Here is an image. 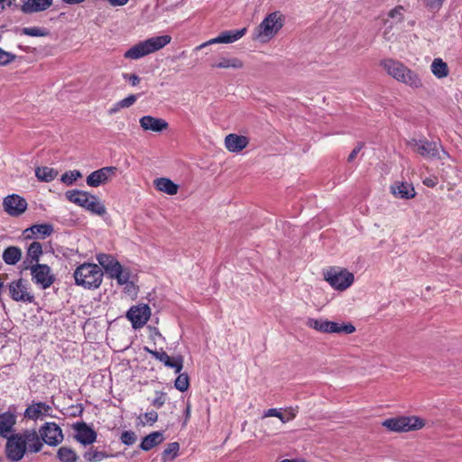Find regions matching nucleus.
<instances>
[{
    "instance_id": "dca6fc26",
    "label": "nucleus",
    "mask_w": 462,
    "mask_h": 462,
    "mask_svg": "<svg viewBox=\"0 0 462 462\" xmlns=\"http://www.w3.org/2000/svg\"><path fill=\"white\" fill-rule=\"evenodd\" d=\"M117 168L114 166H106L103 167L99 170L94 171L91 172L86 180L87 184L89 187H98L102 184H106L113 177L116 175Z\"/></svg>"
},
{
    "instance_id": "09e8293b",
    "label": "nucleus",
    "mask_w": 462,
    "mask_h": 462,
    "mask_svg": "<svg viewBox=\"0 0 462 462\" xmlns=\"http://www.w3.org/2000/svg\"><path fill=\"white\" fill-rule=\"evenodd\" d=\"M364 147V143H359L355 148L354 150L351 152V153L348 155V158H347V161L349 162H353L356 155L360 152V151L363 149Z\"/></svg>"
},
{
    "instance_id": "9d476101",
    "label": "nucleus",
    "mask_w": 462,
    "mask_h": 462,
    "mask_svg": "<svg viewBox=\"0 0 462 462\" xmlns=\"http://www.w3.org/2000/svg\"><path fill=\"white\" fill-rule=\"evenodd\" d=\"M306 326L321 333L352 334L356 328L351 323H337L324 319L309 318Z\"/></svg>"
},
{
    "instance_id": "3c124183",
    "label": "nucleus",
    "mask_w": 462,
    "mask_h": 462,
    "mask_svg": "<svg viewBox=\"0 0 462 462\" xmlns=\"http://www.w3.org/2000/svg\"><path fill=\"white\" fill-rule=\"evenodd\" d=\"M124 79H128L132 86H136L140 82V78L135 74H124Z\"/></svg>"
},
{
    "instance_id": "37998d69",
    "label": "nucleus",
    "mask_w": 462,
    "mask_h": 462,
    "mask_svg": "<svg viewBox=\"0 0 462 462\" xmlns=\"http://www.w3.org/2000/svg\"><path fill=\"white\" fill-rule=\"evenodd\" d=\"M121 441L127 446H131L135 443L137 437L134 431L125 430L121 434Z\"/></svg>"
},
{
    "instance_id": "393cba45",
    "label": "nucleus",
    "mask_w": 462,
    "mask_h": 462,
    "mask_svg": "<svg viewBox=\"0 0 462 462\" xmlns=\"http://www.w3.org/2000/svg\"><path fill=\"white\" fill-rule=\"evenodd\" d=\"M42 254V245L40 242L34 241L31 243L27 248L26 255L23 261V270H27L28 267L39 263L41 255Z\"/></svg>"
},
{
    "instance_id": "7c9ffc66",
    "label": "nucleus",
    "mask_w": 462,
    "mask_h": 462,
    "mask_svg": "<svg viewBox=\"0 0 462 462\" xmlns=\"http://www.w3.org/2000/svg\"><path fill=\"white\" fill-rule=\"evenodd\" d=\"M15 416L10 412L0 414V436L5 437L7 433L13 430L15 424Z\"/></svg>"
},
{
    "instance_id": "0eeeda50",
    "label": "nucleus",
    "mask_w": 462,
    "mask_h": 462,
    "mask_svg": "<svg viewBox=\"0 0 462 462\" xmlns=\"http://www.w3.org/2000/svg\"><path fill=\"white\" fill-rule=\"evenodd\" d=\"M65 196L70 202L86 208L93 214L103 216L106 212V207L100 199L87 191L78 189L68 190Z\"/></svg>"
},
{
    "instance_id": "c9c22d12",
    "label": "nucleus",
    "mask_w": 462,
    "mask_h": 462,
    "mask_svg": "<svg viewBox=\"0 0 462 462\" xmlns=\"http://www.w3.org/2000/svg\"><path fill=\"white\" fill-rule=\"evenodd\" d=\"M35 175L40 180L49 182L57 177L58 172L52 168L38 167L35 170Z\"/></svg>"
},
{
    "instance_id": "a18cd8bd",
    "label": "nucleus",
    "mask_w": 462,
    "mask_h": 462,
    "mask_svg": "<svg viewBox=\"0 0 462 462\" xmlns=\"http://www.w3.org/2000/svg\"><path fill=\"white\" fill-rule=\"evenodd\" d=\"M166 402V393L162 392H156V397L152 400V404L160 409Z\"/></svg>"
},
{
    "instance_id": "bb28decb",
    "label": "nucleus",
    "mask_w": 462,
    "mask_h": 462,
    "mask_svg": "<svg viewBox=\"0 0 462 462\" xmlns=\"http://www.w3.org/2000/svg\"><path fill=\"white\" fill-rule=\"evenodd\" d=\"M212 67L217 69H240L244 68V62L236 57H221L212 64Z\"/></svg>"
},
{
    "instance_id": "f704fd0d",
    "label": "nucleus",
    "mask_w": 462,
    "mask_h": 462,
    "mask_svg": "<svg viewBox=\"0 0 462 462\" xmlns=\"http://www.w3.org/2000/svg\"><path fill=\"white\" fill-rule=\"evenodd\" d=\"M57 457L60 462H78L79 460L75 450L68 447H60L57 451Z\"/></svg>"
},
{
    "instance_id": "c85d7f7f",
    "label": "nucleus",
    "mask_w": 462,
    "mask_h": 462,
    "mask_svg": "<svg viewBox=\"0 0 462 462\" xmlns=\"http://www.w3.org/2000/svg\"><path fill=\"white\" fill-rule=\"evenodd\" d=\"M163 439L164 438L162 432L153 431L143 439L140 444V448L144 451H148L152 449L153 447L161 444L163 441Z\"/></svg>"
},
{
    "instance_id": "f8f14e48",
    "label": "nucleus",
    "mask_w": 462,
    "mask_h": 462,
    "mask_svg": "<svg viewBox=\"0 0 462 462\" xmlns=\"http://www.w3.org/2000/svg\"><path fill=\"white\" fill-rule=\"evenodd\" d=\"M8 291L11 299L14 301L32 303L35 300L29 282L23 278L11 282Z\"/></svg>"
},
{
    "instance_id": "b1692460",
    "label": "nucleus",
    "mask_w": 462,
    "mask_h": 462,
    "mask_svg": "<svg viewBox=\"0 0 462 462\" xmlns=\"http://www.w3.org/2000/svg\"><path fill=\"white\" fill-rule=\"evenodd\" d=\"M390 190L394 197L402 199H410L416 195L412 184L405 181H395L391 185Z\"/></svg>"
},
{
    "instance_id": "58836bf2",
    "label": "nucleus",
    "mask_w": 462,
    "mask_h": 462,
    "mask_svg": "<svg viewBox=\"0 0 462 462\" xmlns=\"http://www.w3.org/2000/svg\"><path fill=\"white\" fill-rule=\"evenodd\" d=\"M82 174L79 171H69L62 174L60 180L69 186L72 185L79 178H81Z\"/></svg>"
},
{
    "instance_id": "423d86ee",
    "label": "nucleus",
    "mask_w": 462,
    "mask_h": 462,
    "mask_svg": "<svg viewBox=\"0 0 462 462\" xmlns=\"http://www.w3.org/2000/svg\"><path fill=\"white\" fill-rule=\"evenodd\" d=\"M103 272L95 263H83L74 272L75 282L85 289H97L103 281Z\"/></svg>"
},
{
    "instance_id": "20e7f679",
    "label": "nucleus",
    "mask_w": 462,
    "mask_h": 462,
    "mask_svg": "<svg viewBox=\"0 0 462 462\" xmlns=\"http://www.w3.org/2000/svg\"><path fill=\"white\" fill-rule=\"evenodd\" d=\"M171 41V37L170 35H162L149 38L132 46L125 52L124 57L129 60H139L146 55L162 49L167 44H169Z\"/></svg>"
},
{
    "instance_id": "052dcab7",
    "label": "nucleus",
    "mask_w": 462,
    "mask_h": 462,
    "mask_svg": "<svg viewBox=\"0 0 462 462\" xmlns=\"http://www.w3.org/2000/svg\"><path fill=\"white\" fill-rule=\"evenodd\" d=\"M5 0H0V4H3Z\"/></svg>"
},
{
    "instance_id": "864d4df0",
    "label": "nucleus",
    "mask_w": 462,
    "mask_h": 462,
    "mask_svg": "<svg viewBox=\"0 0 462 462\" xmlns=\"http://www.w3.org/2000/svg\"><path fill=\"white\" fill-rule=\"evenodd\" d=\"M112 6H123L126 5L129 0H107Z\"/></svg>"
},
{
    "instance_id": "6e6552de",
    "label": "nucleus",
    "mask_w": 462,
    "mask_h": 462,
    "mask_svg": "<svg viewBox=\"0 0 462 462\" xmlns=\"http://www.w3.org/2000/svg\"><path fill=\"white\" fill-rule=\"evenodd\" d=\"M382 425L390 431L408 432L423 428L425 421L418 416H398L384 420Z\"/></svg>"
},
{
    "instance_id": "a19ab883",
    "label": "nucleus",
    "mask_w": 462,
    "mask_h": 462,
    "mask_svg": "<svg viewBox=\"0 0 462 462\" xmlns=\"http://www.w3.org/2000/svg\"><path fill=\"white\" fill-rule=\"evenodd\" d=\"M107 456L101 451L94 450V451H88L84 454V457L88 462H96V461H101L104 458H106Z\"/></svg>"
},
{
    "instance_id": "6e6d98bb",
    "label": "nucleus",
    "mask_w": 462,
    "mask_h": 462,
    "mask_svg": "<svg viewBox=\"0 0 462 462\" xmlns=\"http://www.w3.org/2000/svg\"><path fill=\"white\" fill-rule=\"evenodd\" d=\"M190 411H191V405L189 402H188L186 409H185V421H187L189 419Z\"/></svg>"
},
{
    "instance_id": "ddd939ff",
    "label": "nucleus",
    "mask_w": 462,
    "mask_h": 462,
    "mask_svg": "<svg viewBox=\"0 0 462 462\" xmlns=\"http://www.w3.org/2000/svg\"><path fill=\"white\" fill-rule=\"evenodd\" d=\"M41 441L49 446H57L63 440L61 429L55 422H46L43 424L38 433Z\"/></svg>"
},
{
    "instance_id": "4d7b16f0",
    "label": "nucleus",
    "mask_w": 462,
    "mask_h": 462,
    "mask_svg": "<svg viewBox=\"0 0 462 462\" xmlns=\"http://www.w3.org/2000/svg\"><path fill=\"white\" fill-rule=\"evenodd\" d=\"M85 0H62V2L68 4V5H77L83 3Z\"/></svg>"
},
{
    "instance_id": "39448f33",
    "label": "nucleus",
    "mask_w": 462,
    "mask_h": 462,
    "mask_svg": "<svg viewBox=\"0 0 462 462\" xmlns=\"http://www.w3.org/2000/svg\"><path fill=\"white\" fill-rule=\"evenodd\" d=\"M283 22L284 17L281 13L273 12L269 14L255 28L254 39L262 43L268 42L282 28Z\"/></svg>"
},
{
    "instance_id": "412c9836",
    "label": "nucleus",
    "mask_w": 462,
    "mask_h": 462,
    "mask_svg": "<svg viewBox=\"0 0 462 462\" xmlns=\"http://www.w3.org/2000/svg\"><path fill=\"white\" fill-rule=\"evenodd\" d=\"M51 407L45 402H33L27 407L24 411V417L32 420H42L45 417H52Z\"/></svg>"
},
{
    "instance_id": "de8ad7c7",
    "label": "nucleus",
    "mask_w": 462,
    "mask_h": 462,
    "mask_svg": "<svg viewBox=\"0 0 462 462\" xmlns=\"http://www.w3.org/2000/svg\"><path fill=\"white\" fill-rule=\"evenodd\" d=\"M423 2L430 9H439L445 0H423Z\"/></svg>"
},
{
    "instance_id": "72a5a7b5",
    "label": "nucleus",
    "mask_w": 462,
    "mask_h": 462,
    "mask_svg": "<svg viewBox=\"0 0 462 462\" xmlns=\"http://www.w3.org/2000/svg\"><path fill=\"white\" fill-rule=\"evenodd\" d=\"M29 232L34 236L41 235L42 237H46L51 235L53 232V226L50 224L33 225L25 230L26 237L31 236V235L28 234Z\"/></svg>"
},
{
    "instance_id": "603ef678",
    "label": "nucleus",
    "mask_w": 462,
    "mask_h": 462,
    "mask_svg": "<svg viewBox=\"0 0 462 462\" xmlns=\"http://www.w3.org/2000/svg\"><path fill=\"white\" fill-rule=\"evenodd\" d=\"M423 184L429 188H434L438 184V178L433 177H428L423 180Z\"/></svg>"
},
{
    "instance_id": "cd10ccee",
    "label": "nucleus",
    "mask_w": 462,
    "mask_h": 462,
    "mask_svg": "<svg viewBox=\"0 0 462 462\" xmlns=\"http://www.w3.org/2000/svg\"><path fill=\"white\" fill-rule=\"evenodd\" d=\"M154 187L168 195H175L178 192L179 186L168 178H157L153 180Z\"/></svg>"
},
{
    "instance_id": "bf43d9fd",
    "label": "nucleus",
    "mask_w": 462,
    "mask_h": 462,
    "mask_svg": "<svg viewBox=\"0 0 462 462\" xmlns=\"http://www.w3.org/2000/svg\"><path fill=\"white\" fill-rule=\"evenodd\" d=\"M383 37H384V39H386L387 41H390V40H391V37H390V36H388V32H387V30H385V31H384V32H383Z\"/></svg>"
},
{
    "instance_id": "f257e3e1",
    "label": "nucleus",
    "mask_w": 462,
    "mask_h": 462,
    "mask_svg": "<svg viewBox=\"0 0 462 462\" xmlns=\"http://www.w3.org/2000/svg\"><path fill=\"white\" fill-rule=\"evenodd\" d=\"M43 444L35 430H26L7 438L5 444V456L11 462L21 461L26 451L37 453L41 451Z\"/></svg>"
},
{
    "instance_id": "f03ea898",
    "label": "nucleus",
    "mask_w": 462,
    "mask_h": 462,
    "mask_svg": "<svg viewBox=\"0 0 462 462\" xmlns=\"http://www.w3.org/2000/svg\"><path fill=\"white\" fill-rule=\"evenodd\" d=\"M381 66L389 76L398 82L403 83L413 89L423 88L420 76L402 62L393 59H385L381 62Z\"/></svg>"
},
{
    "instance_id": "6ab92c4d",
    "label": "nucleus",
    "mask_w": 462,
    "mask_h": 462,
    "mask_svg": "<svg viewBox=\"0 0 462 462\" xmlns=\"http://www.w3.org/2000/svg\"><path fill=\"white\" fill-rule=\"evenodd\" d=\"M75 439L80 444L87 446L97 439V432L85 422H77L73 425Z\"/></svg>"
},
{
    "instance_id": "79ce46f5",
    "label": "nucleus",
    "mask_w": 462,
    "mask_h": 462,
    "mask_svg": "<svg viewBox=\"0 0 462 462\" xmlns=\"http://www.w3.org/2000/svg\"><path fill=\"white\" fill-rule=\"evenodd\" d=\"M23 34L32 36V37H40L45 36L47 32L44 29L39 27H25L22 30Z\"/></svg>"
},
{
    "instance_id": "49530a36",
    "label": "nucleus",
    "mask_w": 462,
    "mask_h": 462,
    "mask_svg": "<svg viewBox=\"0 0 462 462\" xmlns=\"http://www.w3.org/2000/svg\"><path fill=\"white\" fill-rule=\"evenodd\" d=\"M136 101V96L130 95L126 97L125 98L119 101V106H122L123 108L129 107L133 106Z\"/></svg>"
},
{
    "instance_id": "7ed1b4c3",
    "label": "nucleus",
    "mask_w": 462,
    "mask_h": 462,
    "mask_svg": "<svg viewBox=\"0 0 462 462\" xmlns=\"http://www.w3.org/2000/svg\"><path fill=\"white\" fill-rule=\"evenodd\" d=\"M98 263L104 268L106 273L111 278L116 280L120 285H125V289L130 291V288L134 286L130 282V270L123 267L121 263L112 255L106 254H99L97 255Z\"/></svg>"
},
{
    "instance_id": "5fc2aeb1",
    "label": "nucleus",
    "mask_w": 462,
    "mask_h": 462,
    "mask_svg": "<svg viewBox=\"0 0 462 462\" xmlns=\"http://www.w3.org/2000/svg\"><path fill=\"white\" fill-rule=\"evenodd\" d=\"M121 108H123V107H122V106H119V101H118L117 103H116V104L114 105V106H113V107H111V108L109 109L108 113H109L110 115H113V114H115V113L118 112Z\"/></svg>"
},
{
    "instance_id": "a211bd4d",
    "label": "nucleus",
    "mask_w": 462,
    "mask_h": 462,
    "mask_svg": "<svg viewBox=\"0 0 462 462\" xmlns=\"http://www.w3.org/2000/svg\"><path fill=\"white\" fill-rule=\"evenodd\" d=\"M144 350L150 353L155 359L163 363V365L167 367L173 368L175 373H180L183 368V357L181 356H178L175 357H171L165 351L161 350H152L149 347H144Z\"/></svg>"
},
{
    "instance_id": "ea45409f",
    "label": "nucleus",
    "mask_w": 462,
    "mask_h": 462,
    "mask_svg": "<svg viewBox=\"0 0 462 462\" xmlns=\"http://www.w3.org/2000/svg\"><path fill=\"white\" fill-rule=\"evenodd\" d=\"M174 385L176 389H178L180 392H185L189 389V376L187 374H180L179 376L176 378Z\"/></svg>"
},
{
    "instance_id": "e433bc0d",
    "label": "nucleus",
    "mask_w": 462,
    "mask_h": 462,
    "mask_svg": "<svg viewBox=\"0 0 462 462\" xmlns=\"http://www.w3.org/2000/svg\"><path fill=\"white\" fill-rule=\"evenodd\" d=\"M389 19L385 23H390L389 28L391 29L393 24H397L403 21V7L397 6L392 9L388 14Z\"/></svg>"
},
{
    "instance_id": "4be33fe9",
    "label": "nucleus",
    "mask_w": 462,
    "mask_h": 462,
    "mask_svg": "<svg viewBox=\"0 0 462 462\" xmlns=\"http://www.w3.org/2000/svg\"><path fill=\"white\" fill-rule=\"evenodd\" d=\"M225 147L230 152H240L249 144V138L245 135L229 134L225 137Z\"/></svg>"
},
{
    "instance_id": "5701e85b",
    "label": "nucleus",
    "mask_w": 462,
    "mask_h": 462,
    "mask_svg": "<svg viewBox=\"0 0 462 462\" xmlns=\"http://www.w3.org/2000/svg\"><path fill=\"white\" fill-rule=\"evenodd\" d=\"M141 127L144 131L160 133L169 127V124L162 118H157L152 116H143L139 120Z\"/></svg>"
},
{
    "instance_id": "473e14b6",
    "label": "nucleus",
    "mask_w": 462,
    "mask_h": 462,
    "mask_svg": "<svg viewBox=\"0 0 462 462\" xmlns=\"http://www.w3.org/2000/svg\"><path fill=\"white\" fill-rule=\"evenodd\" d=\"M22 258V250L17 246H9L3 253V259L5 263L14 265Z\"/></svg>"
},
{
    "instance_id": "9b49d317",
    "label": "nucleus",
    "mask_w": 462,
    "mask_h": 462,
    "mask_svg": "<svg viewBox=\"0 0 462 462\" xmlns=\"http://www.w3.org/2000/svg\"><path fill=\"white\" fill-rule=\"evenodd\" d=\"M27 270H30L32 282L42 290L49 289L55 282V275L48 264L35 263Z\"/></svg>"
},
{
    "instance_id": "c756f323",
    "label": "nucleus",
    "mask_w": 462,
    "mask_h": 462,
    "mask_svg": "<svg viewBox=\"0 0 462 462\" xmlns=\"http://www.w3.org/2000/svg\"><path fill=\"white\" fill-rule=\"evenodd\" d=\"M296 413L297 411L293 408H290L284 413L276 408H272L265 411L263 417H276L280 419L282 423H286L292 420L296 417Z\"/></svg>"
},
{
    "instance_id": "2f4dec72",
    "label": "nucleus",
    "mask_w": 462,
    "mask_h": 462,
    "mask_svg": "<svg viewBox=\"0 0 462 462\" xmlns=\"http://www.w3.org/2000/svg\"><path fill=\"white\" fill-rule=\"evenodd\" d=\"M430 70L431 73L438 79L446 78L449 71L448 64L444 62L440 58H436L433 60L430 65Z\"/></svg>"
},
{
    "instance_id": "a878e982",
    "label": "nucleus",
    "mask_w": 462,
    "mask_h": 462,
    "mask_svg": "<svg viewBox=\"0 0 462 462\" xmlns=\"http://www.w3.org/2000/svg\"><path fill=\"white\" fill-rule=\"evenodd\" d=\"M53 0H26L21 6L23 14H32L47 10Z\"/></svg>"
},
{
    "instance_id": "1a4fd4ad",
    "label": "nucleus",
    "mask_w": 462,
    "mask_h": 462,
    "mask_svg": "<svg viewBox=\"0 0 462 462\" xmlns=\"http://www.w3.org/2000/svg\"><path fill=\"white\" fill-rule=\"evenodd\" d=\"M323 277L334 290L340 291H346L355 281L352 273L346 269L337 266L329 267L328 270L324 271Z\"/></svg>"
},
{
    "instance_id": "13d9d810",
    "label": "nucleus",
    "mask_w": 462,
    "mask_h": 462,
    "mask_svg": "<svg viewBox=\"0 0 462 462\" xmlns=\"http://www.w3.org/2000/svg\"><path fill=\"white\" fill-rule=\"evenodd\" d=\"M280 462H306L304 459H283Z\"/></svg>"
},
{
    "instance_id": "aec40b11",
    "label": "nucleus",
    "mask_w": 462,
    "mask_h": 462,
    "mask_svg": "<svg viewBox=\"0 0 462 462\" xmlns=\"http://www.w3.org/2000/svg\"><path fill=\"white\" fill-rule=\"evenodd\" d=\"M246 32V28L239 30H229L222 32L218 36L213 38L207 42L201 44L199 48L201 49L205 46L215 43H233L241 39Z\"/></svg>"
},
{
    "instance_id": "4468645a",
    "label": "nucleus",
    "mask_w": 462,
    "mask_h": 462,
    "mask_svg": "<svg viewBox=\"0 0 462 462\" xmlns=\"http://www.w3.org/2000/svg\"><path fill=\"white\" fill-rule=\"evenodd\" d=\"M151 317V309L147 304H138L129 309L126 318L134 329L143 328Z\"/></svg>"
},
{
    "instance_id": "4c0bfd02",
    "label": "nucleus",
    "mask_w": 462,
    "mask_h": 462,
    "mask_svg": "<svg viewBox=\"0 0 462 462\" xmlns=\"http://www.w3.org/2000/svg\"><path fill=\"white\" fill-rule=\"evenodd\" d=\"M180 449L178 442H171L168 444L167 448L162 452V460L173 459L177 457Z\"/></svg>"
},
{
    "instance_id": "8fccbe9b",
    "label": "nucleus",
    "mask_w": 462,
    "mask_h": 462,
    "mask_svg": "<svg viewBox=\"0 0 462 462\" xmlns=\"http://www.w3.org/2000/svg\"><path fill=\"white\" fill-rule=\"evenodd\" d=\"M144 418L146 420V422L149 423V424H153L154 422L157 421L158 420V414L156 411H148L144 414Z\"/></svg>"
},
{
    "instance_id": "2eb2a0df",
    "label": "nucleus",
    "mask_w": 462,
    "mask_h": 462,
    "mask_svg": "<svg viewBox=\"0 0 462 462\" xmlns=\"http://www.w3.org/2000/svg\"><path fill=\"white\" fill-rule=\"evenodd\" d=\"M28 203L23 197L17 194L6 196L3 200L4 210L11 217H20L27 209Z\"/></svg>"
},
{
    "instance_id": "f3484780",
    "label": "nucleus",
    "mask_w": 462,
    "mask_h": 462,
    "mask_svg": "<svg viewBox=\"0 0 462 462\" xmlns=\"http://www.w3.org/2000/svg\"><path fill=\"white\" fill-rule=\"evenodd\" d=\"M409 147L423 157H439V147L435 142L426 139H411L408 142Z\"/></svg>"
},
{
    "instance_id": "c03bdc74",
    "label": "nucleus",
    "mask_w": 462,
    "mask_h": 462,
    "mask_svg": "<svg viewBox=\"0 0 462 462\" xmlns=\"http://www.w3.org/2000/svg\"><path fill=\"white\" fill-rule=\"evenodd\" d=\"M16 56L0 48V66H6L15 60Z\"/></svg>"
}]
</instances>
